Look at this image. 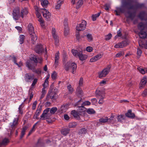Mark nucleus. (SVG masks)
<instances>
[{"instance_id": "f03ea898", "label": "nucleus", "mask_w": 147, "mask_h": 147, "mask_svg": "<svg viewBox=\"0 0 147 147\" xmlns=\"http://www.w3.org/2000/svg\"><path fill=\"white\" fill-rule=\"evenodd\" d=\"M30 59L31 60L33 61L35 63L33 64L31 61H27L26 63V66L29 69H32L36 65V63L38 62V60L36 56L34 55H31Z\"/></svg>"}, {"instance_id": "a19ab883", "label": "nucleus", "mask_w": 147, "mask_h": 147, "mask_svg": "<svg viewBox=\"0 0 147 147\" xmlns=\"http://www.w3.org/2000/svg\"><path fill=\"white\" fill-rule=\"evenodd\" d=\"M129 5V4L126 1H123L122 2L121 7H128Z\"/></svg>"}, {"instance_id": "6ab92c4d", "label": "nucleus", "mask_w": 147, "mask_h": 147, "mask_svg": "<svg viewBox=\"0 0 147 147\" xmlns=\"http://www.w3.org/2000/svg\"><path fill=\"white\" fill-rule=\"evenodd\" d=\"M42 51V45H37L35 48V51L38 53H41Z\"/></svg>"}, {"instance_id": "3c124183", "label": "nucleus", "mask_w": 147, "mask_h": 147, "mask_svg": "<svg viewBox=\"0 0 147 147\" xmlns=\"http://www.w3.org/2000/svg\"><path fill=\"white\" fill-rule=\"evenodd\" d=\"M71 113L72 115L74 117H78V114L77 113L75 110H73L71 111Z\"/></svg>"}, {"instance_id": "c9c22d12", "label": "nucleus", "mask_w": 147, "mask_h": 147, "mask_svg": "<svg viewBox=\"0 0 147 147\" xmlns=\"http://www.w3.org/2000/svg\"><path fill=\"white\" fill-rule=\"evenodd\" d=\"M27 128L26 127H25L23 128L21 132V135L20 136V138H22L24 136L25 134V132L26 130L27 129Z\"/></svg>"}, {"instance_id": "f3484780", "label": "nucleus", "mask_w": 147, "mask_h": 147, "mask_svg": "<svg viewBox=\"0 0 147 147\" xmlns=\"http://www.w3.org/2000/svg\"><path fill=\"white\" fill-rule=\"evenodd\" d=\"M147 79L146 77H143L141 80L140 83V88L142 89L145 86L147 83Z\"/></svg>"}, {"instance_id": "0e129e2a", "label": "nucleus", "mask_w": 147, "mask_h": 147, "mask_svg": "<svg viewBox=\"0 0 147 147\" xmlns=\"http://www.w3.org/2000/svg\"><path fill=\"white\" fill-rule=\"evenodd\" d=\"M90 102L88 101H86L83 102L82 104L83 106L89 105H90Z\"/></svg>"}, {"instance_id": "473e14b6", "label": "nucleus", "mask_w": 147, "mask_h": 147, "mask_svg": "<svg viewBox=\"0 0 147 147\" xmlns=\"http://www.w3.org/2000/svg\"><path fill=\"white\" fill-rule=\"evenodd\" d=\"M83 1L82 0H80L76 3V7L77 9L79 8L83 5Z\"/></svg>"}, {"instance_id": "aec40b11", "label": "nucleus", "mask_w": 147, "mask_h": 147, "mask_svg": "<svg viewBox=\"0 0 147 147\" xmlns=\"http://www.w3.org/2000/svg\"><path fill=\"white\" fill-rule=\"evenodd\" d=\"M42 109V107L41 106L38 107L35 113V114L33 118L34 119L38 118V117Z\"/></svg>"}, {"instance_id": "bf43d9fd", "label": "nucleus", "mask_w": 147, "mask_h": 147, "mask_svg": "<svg viewBox=\"0 0 147 147\" xmlns=\"http://www.w3.org/2000/svg\"><path fill=\"white\" fill-rule=\"evenodd\" d=\"M114 116L113 115L111 116L110 118L109 119V120L108 121L112 123H113L114 122Z\"/></svg>"}, {"instance_id": "393cba45", "label": "nucleus", "mask_w": 147, "mask_h": 147, "mask_svg": "<svg viewBox=\"0 0 147 147\" xmlns=\"http://www.w3.org/2000/svg\"><path fill=\"white\" fill-rule=\"evenodd\" d=\"M109 119L107 117L104 118H102L99 120V122L101 123H105L108 121Z\"/></svg>"}, {"instance_id": "6e6d98bb", "label": "nucleus", "mask_w": 147, "mask_h": 147, "mask_svg": "<svg viewBox=\"0 0 147 147\" xmlns=\"http://www.w3.org/2000/svg\"><path fill=\"white\" fill-rule=\"evenodd\" d=\"M124 54V53L123 52H120L117 54L115 55V57H119L123 55Z\"/></svg>"}, {"instance_id": "e433bc0d", "label": "nucleus", "mask_w": 147, "mask_h": 147, "mask_svg": "<svg viewBox=\"0 0 147 147\" xmlns=\"http://www.w3.org/2000/svg\"><path fill=\"white\" fill-rule=\"evenodd\" d=\"M87 39L89 42H90L93 40V37L91 34H87L86 35Z\"/></svg>"}, {"instance_id": "a18cd8bd", "label": "nucleus", "mask_w": 147, "mask_h": 147, "mask_svg": "<svg viewBox=\"0 0 147 147\" xmlns=\"http://www.w3.org/2000/svg\"><path fill=\"white\" fill-rule=\"evenodd\" d=\"M87 112L89 114H92L95 113V111L94 109H89L87 110Z\"/></svg>"}, {"instance_id": "c03bdc74", "label": "nucleus", "mask_w": 147, "mask_h": 147, "mask_svg": "<svg viewBox=\"0 0 147 147\" xmlns=\"http://www.w3.org/2000/svg\"><path fill=\"white\" fill-rule=\"evenodd\" d=\"M86 132V130L85 128H83L80 130L79 131V134H84Z\"/></svg>"}, {"instance_id": "5fc2aeb1", "label": "nucleus", "mask_w": 147, "mask_h": 147, "mask_svg": "<svg viewBox=\"0 0 147 147\" xmlns=\"http://www.w3.org/2000/svg\"><path fill=\"white\" fill-rule=\"evenodd\" d=\"M112 34L111 33H109L108 35L106 36H105V39L106 40H110L111 37H112Z\"/></svg>"}, {"instance_id": "de8ad7c7", "label": "nucleus", "mask_w": 147, "mask_h": 147, "mask_svg": "<svg viewBox=\"0 0 147 147\" xmlns=\"http://www.w3.org/2000/svg\"><path fill=\"white\" fill-rule=\"evenodd\" d=\"M24 36L23 35H21L20 36V43L22 44L24 42Z\"/></svg>"}, {"instance_id": "49530a36", "label": "nucleus", "mask_w": 147, "mask_h": 147, "mask_svg": "<svg viewBox=\"0 0 147 147\" xmlns=\"http://www.w3.org/2000/svg\"><path fill=\"white\" fill-rule=\"evenodd\" d=\"M86 110V109L84 107V106L82 105L81 106L79 107V111L80 112H82L85 111Z\"/></svg>"}, {"instance_id": "774afa93", "label": "nucleus", "mask_w": 147, "mask_h": 147, "mask_svg": "<svg viewBox=\"0 0 147 147\" xmlns=\"http://www.w3.org/2000/svg\"><path fill=\"white\" fill-rule=\"evenodd\" d=\"M142 51L140 49H138L137 51V54L138 56L140 57L141 55Z\"/></svg>"}, {"instance_id": "72a5a7b5", "label": "nucleus", "mask_w": 147, "mask_h": 147, "mask_svg": "<svg viewBox=\"0 0 147 147\" xmlns=\"http://www.w3.org/2000/svg\"><path fill=\"white\" fill-rule=\"evenodd\" d=\"M115 14L116 15H119V13L120 12H123V11L121 8H117V9L115 11Z\"/></svg>"}, {"instance_id": "864d4df0", "label": "nucleus", "mask_w": 147, "mask_h": 147, "mask_svg": "<svg viewBox=\"0 0 147 147\" xmlns=\"http://www.w3.org/2000/svg\"><path fill=\"white\" fill-rule=\"evenodd\" d=\"M122 35V34H121V31L120 30H119L117 32V35H116V36L115 37V38L116 39L118 37L121 36Z\"/></svg>"}, {"instance_id": "ea45409f", "label": "nucleus", "mask_w": 147, "mask_h": 147, "mask_svg": "<svg viewBox=\"0 0 147 147\" xmlns=\"http://www.w3.org/2000/svg\"><path fill=\"white\" fill-rule=\"evenodd\" d=\"M57 110V107H53L51 109H50L49 110L50 113L52 115V114H54Z\"/></svg>"}, {"instance_id": "412c9836", "label": "nucleus", "mask_w": 147, "mask_h": 147, "mask_svg": "<svg viewBox=\"0 0 147 147\" xmlns=\"http://www.w3.org/2000/svg\"><path fill=\"white\" fill-rule=\"evenodd\" d=\"M28 30L30 34L35 33L34 32V28L31 24H29L28 26Z\"/></svg>"}, {"instance_id": "6e6552de", "label": "nucleus", "mask_w": 147, "mask_h": 147, "mask_svg": "<svg viewBox=\"0 0 147 147\" xmlns=\"http://www.w3.org/2000/svg\"><path fill=\"white\" fill-rule=\"evenodd\" d=\"M18 120L19 118L18 117L14 118L13 121L12 122H11L10 123V130L11 129V134H12L11 132L12 130H14L15 128L18 125Z\"/></svg>"}, {"instance_id": "58836bf2", "label": "nucleus", "mask_w": 147, "mask_h": 147, "mask_svg": "<svg viewBox=\"0 0 147 147\" xmlns=\"http://www.w3.org/2000/svg\"><path fill=\"white\" fill-rule=\"evenodd\" d=\"M146 16V14L144 11L141 12L139 16V18L142 20L144 19V17Z\"/></svg>"}, {"instance_id": "1a4fd4ad", "label": "nucleus", "mask_w": 147, "mask_h": 147, "mask_svg": "<svg viewBox=\"0 0 147 147\" xmlns=\"http://www.w3.org/2000/svg\"><path fill=\"white\" fill-rule=\"evenodd\" d=\"M43 14V16L44 18H45L47 20H49L51 16V14L49 11L45 8L41 9L40 10Z\"/></svg>"}, {"instance_id": "c85d7f7f", "label": "nucleus", "mask_w": 147, "mask_h": 147, "mask_svg": "<svg viewBox=\"0 0 147 147\" xmlns=\"http://www.w3.org/2000/svg\"><path fill=\"white\" fill-rule=\"evenodd\" d=\"M69 130L68 129H62L61 131V133L62 134L66 136L68 134Z\"/></svg>"}, {"instance_id": "603ef678", "label": "nucleus", "mask_w": 147, "mask_h": 147, "mask_svg": "<svg viewBox=\"0 0 147 147\" xmlns=\"http://www.w3.org/2000/svg\"><path fill=\"white\" fill-rule=\"evenodd\" d=\"M137 69L138 71L142 74H144L146 73L145 70L141 68L140 67H138V68Z\"/></svg>"}, {"instance_id": "9d476101", "label": "nucleus", "mask_w": 147, "mask_h": 147, "mask_svg": "<svg viewBox=\"0 0 147 147\" xmlns=\"http://www.w3.org/2000/svg\"><path fill=\"white\" fill-rule=\"evenodd\" d=\"M96 96L98 98H105V92L104 89H98L96 91Z\"/></svg>"}, {"instance_id": "0eeeda50", "label": "nucleus", "mask_w": 147, "mask_h": 147, "mask_svg": "<svg viewBox=\"0 0 147 147\" xmlns=\"http://www.w3.org/2000/svg\"><path fill=\"white\" fill-rule=\"evenodd\" d=\"M86 25V22L84 20H82L81 23L77 25L76 27V30L78 31H83L85 29Z\"/></svg>"}, {"instance_id": "20e7f679", "label": "nucleus", "mask_w": 147, "mask_h": 147, "mask_svg": "<svg viewBox=\"0 0 147 147\" xmlns=\"http://www.w3.org/2000/svg\"><path fill=\"white\" fill-rule=\"evenodd\" d=\"M57 90L56 88L50 90L47 95V99H49L50 98L51 99H55L57 96Z\"/></svg>"}, {"instance_id": "ddd939ff", "label": "nucleus", "mask_w": 147, "mask_h": 147, "mask_svg": "<svg viewBox=\"0 0 147 147\" xmlns=\"http://www.w3.org/2000/svg\"><path fill=\"white\" fill-rule=\"evenodd\" d=\"M34 78V76L32 74H27L25 76V80L26 82H30Z\"/></svg>"}, {"instance_id": "8fccbe9b", "label": "nucleus", "mask_w": 147, "mask_h": 147, "mask_svg": "<svg viewBox=\"0 0 147 147\" xmlns=\"http://www.w3.org/2000/svg\"><path fill=\"white\" fill-rule=\"evenodd\" d=\"M23 103L22 104L20 105L18 108L19 113L20 114H22L23 113V111H22V107Z\"/></svg>"}, {"instance_id": "a211bd4d", "label": "nucleus", "mask_w": 147, "mask_h": 147, "mask_svg": "<svg viewBox=\"0 0 147 147\" xmlns=\"http://www.w3.org/2000/svg\"><path fill=\"white\" fill-rule=\"evenodd\" d=\"M78 57L80 60L83 61L86 59L87 57V56L85 54H83L82 52L81 51L79 53Z\"/></svg>"}, {"instance_id": "09e8293b", "label": "nucleus", "mask_w": 147, "mask_h": 147, "mask_svg": "<svg viewBox=\"0 0 147 147\" xmlns=\"http://www.w3.org/2000/svg\"><path fill=\"white\" fill-rule=\"evenodd\" d=\"M52 33L53 36V38H56V37L58 36L56 34V31L55 28H52Z\"/></svg>"}, {"instance_id": "13d9d810", "label": "nucleus", "mask_w": 147, "mask_h": 147, "mask_svg": "<svg viewBox=\"0 0 147 147\" xmlns=\"http://www.w3.org/2000/svg\"><path fill=\"white\" fill-rule=\"evenodd\" d=\"M77 92L78 93V94L81 95L82 93V91L81 89L79 87H78L77 89Z\"/></svg>"}, {"instance_id": "39448f33", "label": "nucleus", "mask_w": 147, "mask_h": 147, "mask_svg": "<svg viewBox=\"0 0 147 147\" xmlns=\"http://www.w3.org/2000/svg\"><path fill=\"white\" fill-rule=\"evenodd\" d=\"M110 68L111 66L110 65H108L101 71L100 72L98 73L99 78H101L105 77L109 72Z\"/></svg>"}, {"instance_id": "cd10ccee", "label": "nucleus", "mask_w": 147, "mask_h": 147, "mask_svg": "<svg viewBox=\"0 0 147 147\" xmlns=\"http://www.w3.org/2000/svg\"><path fill=\"white\" fill-rule=\"evenodd\" d=\"M81 51H78L74 49L71 50V52L73 55L76 57H78V55L79 53H80Z\"/></svg>"}, {"instance_id": "7c9ffc66", "label": "nucleus", "mask_w": 147, "mask_h": 147, "mask_svg": "<svg viewBox=\"0 0 147 147\" xmlns=\"http://www.w3.org/2000/svg\"><path fill=\"white\" fill-rule=\"evenodd\" d=\"M68 108V105H63L61 106L60 110H61L62 112H65Z\"/></svg>"}, {"instance_id": "9b49d317", "label": "nucleus", "mask_w": 147, "mask_h": 147, "mask_svg": "<svg viewBox=\"0 0 147 147\" xmlns=\"http://www.w3.org/2000/svg\"><path fill=\"white\" fill-rule=\"evenodd\" d=\"M129 42L127 40H124L115 44L114 47L116 48H122L127 46Z\"/></svg>"}, {"instance_id": "b1692460", "label": "nucleus", "mask_w": 147, "mask_h": 147, "mask_svg": "<svg viewBox=\"0 0 147 147\" xmlns=\"http://www.w3.org/2000/svg\"><path fill=\"white\" fill-rule=\"evenodd\" d=\"M125 115L127 117L131 118H134L135 116L134 114L132 113L131 110H129L125 114Z\"/></svg>"}, {"instance_id": "f8f14e48", "label": "nucleus", "mask_w": 147, "mask_h": 147, "mask_svg": "<svg viewBox=\"0 0 147 147\" xmlns=\"http://www.w3.org/2000/svg\"><path fill=\"white\" fill-rule=\"evenodd\" d=\"M36 14L38 19V20L40 22V25L41 27L44 26V21L42 19L41 14L40 13L38 10H36Z\"/></svg>"}, {"instance_id": "052dcab7", "label": "nucleus", "mask_w": 147, "mask_h": 147, "mask_svg": "<svg viewBox=\"0 0 147 147\" xmlns=\"http://www.w3.org/2000/svg\"><path fill=\"white\" fill-rule=\"evenodd\" d=\"M99 98V100L98 102V103L99 104H102L104 102V99L105 98L103 97H99L98 98Z\"/></svg>"}, {"instance_id": "2f4dec72", "label": "nucleus", "mask_w": 147, "mask_h": 147, "mask_svg": "<svg viewBox=\"0 0 147 147\" xmlns=\"http://www.w3.org/2000/svg\"><path fill=\"white\" fill-rule=\"evenodd\" d=\"M125 118V116L123 115H119L117 117L118 121L119 122H121Z\"/></svg>"}, {"instance_id": "423d86ee", "label": "nucleus", "mask_w": 147, "mask_h": 147, "mask_svg": "<svg viewBox=\"0 0 147 147\" xmlns=\"http://www.w3.org/2000/svg\"><path fill=\"white\" fill-rule=\"evenodd\" d=\"M20 8L18 7L15 8L13 10L12 16L13 19L16 20H18L20 18Z\"/></svg>"}, {"instance_id": "4468645a", "label": "nucleus", "mask_w": 147, "mask_h": 147, "mask_svg": "<svg viewBox=\"0 0 147 147\" xmlns=\"http://www.w3.org/2000/svg\"><path fill=\"white\" fill-rule=\"evenodd\" d=\"M102 57V55L101 54H98L92 57L90 60L91 62H95L97 61L100 59Z\"/></svg>"}, {"instance_id": "4d7b16f0", "label": "nucleus", "mask_w": 147, "mask_h": 147, "mask_svg": "<svg viewBox=\"0 0 147 147\" xmlns=\"http://www.w3.org/2000/svg\"><path fill=\"white\" fill-rule=\"evenodd\" d=\"M37 123H35L33 125V127H32V129L30 131L28 134V136H30L31 134L32 133V132L34 131V130H35V127L36 125V124Z\"/></svg>"}, {"instance_id": "e2e57ef3", "label": "nucleus", "mask_w": 147, "mask_h": 147, "mask_svg": "<svg viewBox=\"0 0 147 147\" xmlns=\"http://www.w3.org/2000/svg\"><path fill=\"white\" fill-rule=\"evenodd\" d=\"M142 95L143 96H145L147 95V88L145 89L142 92Z\"/></svg>"}, {"instance_id": "4be33fe9", "label": "nucleus", "mask_w": 147, "mask_h": 147, "mask_svg": "<svg viewBox=\"0 0 147 147\" xmlns=\"http://www.w3.org/2000/svg\"><path fill=\"white\" fill-rule=\"evenodd\" d=\"M64 25L65 26L64 34L65 36H67L69 33V29L67 23L66 22H64Z\"/></svg>"}, {"instance_id": "bb28decb", "label": "nucleus", "mask_w": 147, "mask_h": 147, "mask_svg": "<svg viewBox=\"0 0 147 147\" xmlns=\"http://www.w3.org/2000/svg\"><path fill=\"white\" fill-rule=\"evenodd\" d=\"M41 3L42 5L44 7H45L48 5V1L47 0H39Z\"/></svg>"}, {"instance_id": "f704fd0d", "label": "nucleus", "mask_w": 147, "mask_h": 147, "mask_svg": "<svg viewBox=\"0 0 147 147\" xmlns=\"http://www.w3.org/2000/svg\"><path fill=\"white\" fill-rule=\"evenodd\" d=\"M13 62L15 64L17 65L18 67H20L22 65V63L21 61H20L19 63H17L16 62V58L15 57H13Z\"/></svg>"}, {"instance_id": "f257e3e1", "label": "nucleus", "mask_w": 147, "mask_h": 147, "mask_svg": "<svg viewBox=\"0 0 147 147\" xmlns=\"http://www.w3.org/2000/svg\"><path fill=\"white\" fill-rule=\"evenodd\" d=\"M138 27L141 30L139 34L140 37L142 38H145L147 36V34L146 32L143 31V30L147 28V22L145 24L140 23L139 24Z\"/></svg>"}, {"instance_id": "37998d69", "label": "nucleus", "mask_w": 147, "mask_h": 147, "mask_svg": "<svg viewBox=\"0 0 147 147\" xmlns=\"http://www.w3.org/2000/svg\"><path fill=\"white\" fill-rule=\"evenodd\" d=\"M50 109L49 108L46 109L44 111L43 113L40 116L42 117L43 115H47V114L50 113V112H49Z\"/></svg>"}, {"instance_id": "2eb2a0df", "label": "nucleus", "mask_w": 147, "mask_h": 147, "mask_svg": "<svg viewBox=\"0 0 147 147\" xmlns=\"http://www.w3.org/2000/svg\"><path fill=\"white\" fill-rule=\"evenodd\" d=\"M28 13V12L27 8H25L23 9L21 11L20 13V17L23 18H24L26 17Z\"/></svg>"}, {"instance_id": "69168bd1", "label": "nucleus", "mask_w": 147, "mask_h": 147, "mask_svg": "<svg viewBox=\"0 0 147 147\" xmlns=\"http://www.w3.org/2000/svg\"><path fill=\"white\" fill-rule=\"evenodd\" d=\"M57 77V73L55 72H54L52 74L51 77L53 79H55Z\"/></svg>"}, {"instance_id": "c756f323", "label": "nucleus", "mask_w": 147, "mask_h": 147, "mask_svg": "<svg viewBox=\"0 0 147 147\" xmlns=\"http://www.w3.org/2000/svg\"><path fill=\"white\" fill-rule=\"evenodd\" d=\"M51 115L50 113L47 114V115H44L42 117L40 116V119L41 120H45V119H48Z\"/></svg>"}, {"instance_id": "4c0bfd02", "label": "nucleus", "mask_w": 147, "mask_h": 147, "mask_svg": "<svg viewBox=\"0 0 147 147\" xmlns=\"http://www.w3.org/2000/svg\"><path fill=\"white\" fill-rule=\"evenodd\" d=\"M100 12H99L96 14L93 15L92 16V20L93 21L96 20L97 18L100 15Z\"/></svg>"}, {"instance_id": "dca6fc26", "label": "nucleus", "mask_w": 147, "mask_h": 147, "mask_svg": "<svg viewBox=\"0 0 147 147\" xmlns=\"http://www.w3.org/2000/svg\"><path fill=\"white\" fill-rule=\"evenodd\" d=\"M59 52H57L55 54V61L54 66L55 67H57L59 64Z\"/></svg>"}, {"instance_id": "680f3d73", "label": "nucleus", "mask_w": 147, "mask_h": 147, "mask_svg": "<svg viewBox=\"0 0 147 147\" xmlns=\"http://www.w3.org/2000/svg\"><path fill=\"white\" fill-rule=\"evenodd\" d=\"M33 79V81L32 84H31V86L32 87H34V86L36 84L38 80L36 78H34Z\"/></svg>"}, {"instance_id": "a878e982", "label": "nucleus", "mask_w": 147, "mask_h": 147, "mask_svg": "<svg viewBox=\"0 0 147 147\" xmlns=\"http://www.w3.org/2000/svg\"><path fill=\"white\" fill-rule=\"evenodd\" d=\"M9 139L7 138H4L2 140V142L1 143L0 142V146L1 145H6L9 142Z\"/></svg>"}, {"instance_id": "79ce46f5", "label": "nucleus", "mask_w": 147, "mask_h": 147, "mask_svg": "<svg viewBox=\"0 0 147 147\" xmlns=\"http://www.w3.org/2000/svg\"><path fill=\"white\" fill-rule=\"evenodd\" d=\"M67 88L69 93H71L74 90L73 88L71 86V85L67 86Z\"/></svg>"}, {"instance_id": "5701e85b", "label": "nucleus", "mask_w": 147, "mask_h": 147, "mask_svg": "<svg viewBox=\"0 0 147 147\" xmlns=\"http://www.w3.org/2000/svg\"><path fill=\"white\" fill-rule=\"evenodd\" d=\"M30 34L31 36L30 37L31 38L32 42L33 44H34L35 43L37 39V37L35 33H33V34Z\"/></svg>"}, {"instance_id": "338daca9", "label": "nucleus", "mask_w": 147, "mask_h": 147, "mask_svg": "<svg viewBox=\"0 0 147 147\" xmlns=\"http://www.w3.org/2000/svg\"><path fill=\"white\" fill-rule=\"evenodd\" d=\"M86 50L87 51L90 52L92 51L93 49L90 47H88L86 48Z\"/></svg>"}, {"instance_id": "7ed1b4c3", "label": "nucleus", "mask_w": 147, "mask_h": 147, "mask_svg": "<svg viewBox=\"0 0 147 147\" xmlns=\"http://www.w3.org/2000/svg\"><path fill=\"white\" fill-rule=\"evenodd\" d=\"M77 67V65L75 63H71L69 61L67 62L65 64L64 69L66 71H67L69 69L71 68L72 70V73L74 74L76 71Z\"/></svg>"}]
</instances>
